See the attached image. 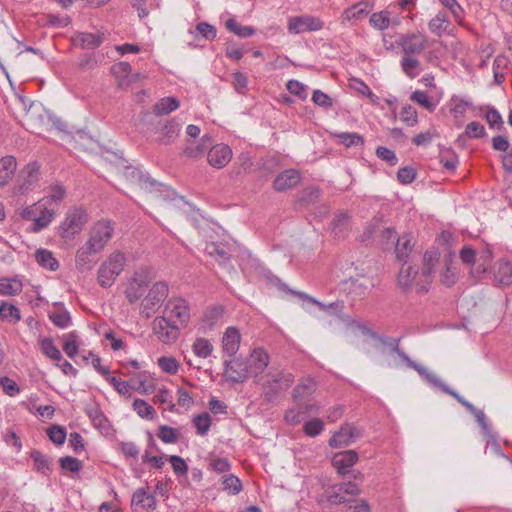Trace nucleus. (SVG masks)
Wrapping results in <instances>:
<instances>
[{
	"mask_svg": "<svg viewBox=\"0 0 512 512\" xmlns=\"http://www.w3.org/2000/svg\"><path fill=\"white\" fill-rule=\"evenodd\" d=\"M258 382L263 387V397L267 402H274L281 393L286 391L294 382L292 373L279 371L274 374L269 373L265 377H260Z\"/></svg>",
	"mask_w": 512,
	"mask_h": 512,
	"instance_id": "1",
	"label": "nucleus"
},
{
	"mask_svg": "<svg viewBox=\"0 0 512 512\" xmlns=\"http://www.w3.org/2000/svg\"><path fill=\"white\" fill-rule=\"evenodd\" d=\"M126 265V256L120 251L111 253L100 265L97 272L98 284L103 288L111 287Z\"/></svg>",
	"mask_w": 512,
	"mask_h": 512,
	"instance_id": "2",
	"label": "nucleus"
},
{
	"mask_svg": "<svg viewBox=\"0 0 512 512\" xmlns=\"http://www.w3.org/2000/svg\"><path fill=\"white\" fill-rule=\"evenodd\" d=\"M87 222L88 215L83 208H70L57 228L58 235L65 242L72 241L82 231Z\"/></svg>",
	"mask_w": 512,
	"mask_h": 512,
	"instance_id": "3",
	"label": "nucleus"
},
{
	"mask_svg": "<svg viewBox=\"0 0 512 512\" xmlns=\"http://www.w3.org/2000/svg\"><path fill=\"white\" fill-rule=\"evenodd\" d=\"M113 234V223L108 220H100L91 226L86 242L96 251L102 252L112 239Z\"/></svg>",
	"mask_w": 512,
	"mask_h": 512,
	"instance_id": "4",
	"label": "nucleus"
},
{
	"mask_svg": "<svg viewBox=\"0 0 512 512\" xmlns=\"http://www.w3.org/2000/svg\"><path fill=\"white\" fill-rule=\"evenodd\" d=\"M169 293L165 282H156L141 303V313L149 318L162 305Z\"/></svg>",
	"mask_w": 512,
	"mask_h": 512,
	"instance_id": "5",
	"label": "nucleus"
},
{
	"mask_svg": "<svg viewBox=\"0 0 512 512\" xmlns=\"http://www.w3.org/2000/svg\"><path fill=\"white\" fill-rule=\"evenodd\" d=\"M427 37L421 33L402 34L397 40L402 56H418L427 46Z\"/></svg>",
	"mask_w": 512,
	"mask_h": 512,
	"instance_id": "6",
	"label": "nucleus"
},
{
	"mask_svg": "<svg viewBox=\"0 0 512 512\" xmlns=\"http://www.w3.org/2000/svg\"><path fill=\"white\" fill-rule=\"evenodd\" d=\"M152 329L163 343H172L179 336V326L167 316H159L153 320Z\"/></svg>",
	"mask_w": 512,
	"mask_h": 512,
	"instance_id": "7",
	"label": "nucleus"
},
{
	"mask_svg": "<svg viewBox=\"0 0 512 512\" xmlns=\"http://www.w3.org/2000/svg\"><path fill=\"white\" fill-rule=\"evenodd\" d=\"M362 436V430L350 423H345L329 440L332 448H342L351 445Z\"/></svg>",
	"mask_w": 512,
	"mask_h": 512,
	"instance_id": "8",
	"label": "nucleus"
},
{
	"mask_svg": "<svg viewBox=\"0 0 512 512\" xmlns=\"http://www.w3.org/2000/svg\"><path fill=\"white\" fill-rule=\"evenodd\" d=\"M323 21L311 15L295 16L288 20V31L292 34H300L310 31L321 30Z\"/></svg>",
	"mask_w": 512,
	"mask_h": 512,
	"instance_id": "9",
	"label": "nucleus"
},
{
	"mask_svg": "<svg viewBox=\"0 0 512 512\" xmlns=\"http://www.w3.org/2000/svg\"><path fill=\"white\" fill-rule=\"evenodd\" d=\"M251 375L248 364L235 356L224 362V376L232 383H243Z\"/></svg>",
	"mask_w": 512,
	"mask_h": 512,
	"instance_id": "10",
	"label": "nucleus"
},
{
	"mask_svg": "<svg viewBox=\"0 0 512 512\" xmlns=\"http://www.w3.org/2000/svg\"><path fill=\"white\" fill-rule=\"evenodd\" d=\"M167 317L176 321L178 326H185L190 320V308L184 299H171L165 307Z\"/></svg>",
	"mask_w": 512,
	"mask_h": 512,
	"instance_id": "11",
	"label": "nucleus"
},
{
	"mask_svg": "<svg viewBox=\"0 0 512 512\" xmlns=\"http://www.w3.org/2000/svg\"><path fill=\"white\" fill-rule=\"evenodd\" d=\"M398 283L404 289L415 285L419 292L427 290V284L424 282V279L420 278L418 272L412 266L408 265L407 262H403L399 271Z\"/></svg>",
	"mask_w": 512,
	"mask_h": 512,
	"instance_id": "12",
	"label": "nucleus"
},
{
	"mask_svg": "<svg viewBox=\"0 0 512 512\" xmlns=\"http://www.w3.org/2000/svg\"><path fill=\"white\" fill-rule=\"evenodd\" d=\"M39 165L35 162L27 164L18 177L17 192L25 194L34 188L39 180Z\"/></svg>",
	"mask_w": 512,
	"mask_h": 512,
	"instance_id": "13",
	"label": "nucleus"
},
{
	"mask_svg": "<svg viewBox=\"0 0 512 512\" xmlns=\"http://www.w3.org/2000/svg\"><path fill=\"white\" fill-rule=\"evenodd\" d=\"M100 251H96L95 248L90 246L86 241L78 248L75 256L76 268L81 271H90L96 263V255Z\"/></svg>",
	"mask_w": 512,
	"mask_h": 512,
	"instance_id": "14",
	"label": "nucleus"
},
{
	"mask_svg": "<svg viewBox=\"0 0 512 512\" xmlns=\"http://www.w3.org/2000/svg\"><path fill=\"white\" fill-rule=\"evenodd\" d=\"M232 158V150L226 144L220 143L211 147L207 159L211 166L217 169L225 167Z\"/></svg>",
	"mask_w": 512,
	"mask_h": 512,
	"instance_id": "15",
	"label": "nucleus"
},
{
	"mask_svg": "<svg viewBox=\"0 0 512 512\" xmlns=\"http://www.w3.org/2000/svg\"><path fill=\"white\" fill-rule=\"evenodd\" d=\"M268 365V353L262 348L254 349L250 355L248 364L250 374L258 380L260 378L259 376L264 372Z\"/></svg>",
	"mask_w": 512,
	"mask_h": 512,
	"instance_id": "16",
	"label": "nucleus"
},
{
	"mask_svg": "<svg viewBox=\"0 0 512 512\" xmlns=\"http://www.w3.org/2000/svg\"><path fill=\"white\" fill-rule=\"evenodd\" d=\"M240 343L241 334L239 330L234 326L226 328L222 337L223 352L229 357H234L239 350Z\"/></svg>",
	"mask_w": 512,
	"mask_h": 512,
	"instance_id": "17",
	"label": "nucleus"
},
{
	"mask_svg": "<svg viewBox=\"0 0 512 512\" xmlns=\"http://www.w3.org/2000/svg\"><path fill=\"white\" fill-rule=\"evenodd\" d=\"M131 505L135 512H145L155 509L156 500L152 494L140 488L133 493Z\"/></svg>",
	"mask_w": 512,
	"mask_h": 512,
	"instance_id": "18",
	"label": "nucleus"
},
{
	"mask_svg": "<svg viewBox=\"0 0 512 512\" xmlns=\"http://www.w3.org/2000/svg\"><path fill=\"white\" fill-rule=\"evenodd\" d=\"M301 175L295 169H287L278 174L273 182V188L277 191H285L299 184Z\"/></svg>",
	"mask_w": 512,
	"mask_h": 512,
	"instance_id": "19",
	"label": "nucleus"
},
{
	"mask_svg": "<svg viewBox=\"0 0 512 512\" xmlns=\"http://www.w3.org/2000/svg\"><path fill=\"white\" fill-rule=\"evenodd\" d=\"M358 461V454L354 450H346L336 453L332 459L333 466L337 469L338 473L345 475L348 469Z\"/></svg>",
	"mask_w": 512,
	"mask_h": 512,
	"instance_id": "20",
	"label": "nucleus"
},
{
	"mask_svg": "<svg viewBox=\"0 0 512 512\" xmlns=\"http://www.w3.org/2000/svg\"><path fill=\"white\" fill-rule=\"evenodd\" d=\"M440 254L437 250H428L425 252L423 257V267L422 272L420 274V278L424 279L426 284H429L432 278V275L435 271V266L439 261Z\"/></svg>",
	"mask_w": 512,
	"mask_h": 512,
	"instance_id": "21",
	"label": "nucleus"
},
{
	"mask_svg": "<svg viewBox=\"0 0 512 512\" xmlns=\"http://www.w3.org/2000/svg\"><path fill=\"white\" fill-rule=\"evenodd\" d=\"M17 169L16 159L7 155L0 159V187H3L9 183L13 178Z\"/></svg>",
	"mask_w": 512,
	"mask_h": 512,
	"instance_id": "22",
	"label": "nucleus"
},
{
	"mask_svg": "<svg viewBox=\"0 0 512 512\" xmlns=\"http://www.w3.org/2000/svg\"><path fill=\"white\" fill-rule=\"evenodd\" d=\"M372 8L373 6L369 2L360 1L345 9L342 14V18L347 21L360 20L367 16L371 12Z\"/></svg>",
	"mask_w": 512,
	"mask_h": 512,
	"instance_id": "23",
	"label": "nucleus"
},
{
	"mask_svg": "<svg viewBox=\"0 0 512 512\" xmlns=\"http://www.w3.org/2000/svg\"><path fill=\"white\" fill-rule=\"evenodd\" d=\"M148 283L145 278H133V280L129 283L125 296L130 303L137 302L145 293Z\"/></svg>",
	"mask_w": 512,
	"mask_h": 512,
	"instance_id": "24",
	"label": "nucleus"
},
{
	"mask_svg": "<svg viewBox=\"0 0 512 512\" xmlns=\"http://www.w3.org/2000/svg\"><path fill=\"white\" fill-rule=\"evenodd\" d=\"M75 41L83 48V49H96L98 48L104 41V33H87L80 32L76 34Z\"/></svg>",
	"mask_w": 512,
	"mask_h": 512,
	"instance_id": "25",
	"label": "nucleus"
},
{
	"mask_svg": "<svg viewBox=\"0 0 512 512\" xmlns=\"http://www.w3.org/2000/svg\"><path fill=\"white\" fill-rule=\"evenodd\" d=\"M400 67L402 72L410 79L416 78L422 72V66L418 56H402Z\"/></svg>",
	"mask_w": 512,
	"mask_h": 512,
	"instance_id": "26",
	"label": "nucleus"
},
{
	"mask_svg": "<svg viewBox=\"0 0 512 512\" xmlns=\"http://www.w3.org/2000/svg\"><path fill=\"white\" fill-rule=\"evenodd\" d=\"M414 247L413 237L411 235H403L397 238L395 253L399 261L407 262L409 254Z\"/></svg>",
	"mask_w": 512,
	"mask_h": 512,
	"instance_id": "27",
	"label": "nucleus"
},
{
	"mask_svg": "<svg viewBox=\"0 0 512 512\" xmlns=\"http://www.w3.org/2000/svg\"><path fill=\"white\" fill-rule=\"evenodd\" d=\"M450 25L447 14L443 11H439L428 23V28L431 33L442 36Z\"/></svg>",
	"mask_w": 512,
	"mask_h": 512,
	"instance_id": "28",
	"label": "nucleus"
},
{
	"mask_svg": "<svg viewBox=\"0 0 512 512\" xmlns=\"http://www.w3.org/2000/svg\"><path fill=\"white\" fill-rule=\"evenodd\" d=\"M316 391V383L311 378L303 379L293 390V398L296 402H301L306 397L311 396Z\"/></svg>",
	"mask_w": 512,
	"mask_h": 512,
	"instance_id": "29",
	"label": "nucleus"
},
{
	"mask_svg": "<svg viewBox=\"0 0 512 512\" xmlns=\"http://www.w3.org/2000/svg\"><path fill=\"white\" fill-rule=\"evenodd\" d=\"M34 462V469L39 473L48 476L52 472V462L48 456L38 450H33L30 454Z\"/></svg>",
	"mask_w": 512,
	"mask_h": 512,
	"instance_id": "30",
	"label": "nucleus"
},
{
	"mask_svg": "<svg viewBox=\"0 0 512 512\" xmlns=\"http://www.w3.org/2000/svg\"><path fill=\"white\" fill-rule=\"evenodd\" d=\"M35 259L37 263L50 271H56L59 268V262L54 257L53 253L47 249H38L35 252Z\"/></svg>",
	"mask_w": 512,
	"mask_h": 512,
	"instance_id": "31",
	"label": "nucleus"
},
{
	"mask_svg": "<svg viewBox=\"0 0 512 512\" xmlns=\"http://www.w3.org/2000/svg\"><path fill=\"white\" fill-rule=\"evenodd\" d=\"M332 136L337 140V143L344 145L347 148L353 146H361L364 144L363 137L356 132H334Z\"/></svg>",
	"mask_w": 512,
	"mask_h": 512,
	"instance_id": "32",
	"label": "nucleus"
},
{
	"mask_svg": "<svg viewBox=\"0 0 512 512\" xmlns=\"http://www.w3.org/2000/svg\"><path fill=\"white\" fill-rule=\"evenodd\" d=\"M179 101L175 97L161 98L153 107V112L157 116L167 115L179 107Z\"/></svg>",
	"mask_w": 512,
	"mask_h": 512,
	"instance_id": "33",
	"label": "nucleus"
},
{
	"mask_svg": "<svg viewBox=\"0 0 512 512\" xmlns=\"http://www.w3.org/2000/svg\"><path fill=\"white\" fill-rule=\"evenodd\" d=\"M389 15H390V13L388 11H386V10L373 13L371 15V17H370L369 22H370L371 26L374 27L375 29L385 30L392 23V20L390 19ZM393 23L398 25L399 24V20L398 19H394Z\"/></svg>",
	"mask_w": 512,
	"mask_h": 512,
	"instance_id": "34",
	"label": "nucleus"
},
{
	"mask_svg": "<svg viewBox=\"0 0 512 512\" xmlns=\"http://www.w3.org/2000/svg\"><path fill=\"white\" fill-rule=\"evenodd\" d=\"M38 212H40V215H36V218H33L32 230L34 232H39L46 228L54 218V212L46 207H42V205H40Z\"/></svg>",
	"mask_w": 512,
	"mask_h": 512,
	"instance_id": "35",
	"label": "nucleus"
},
{
	"mask_svg": "<svg viewBox=\"0 0 512 512\" xmlns=\"http://www.w3.org/2000/svg\"><path fill=\"white\" fill-rule=\"evenodd\" d=\"M213 349L214 347L211 341L203 337L196 338L192 344V351L194 354L203 359L208 358L212 354Z\"/></svg>",
	"mask_w": 512,
	"mask_h": 512,
	"instance_id": "36",
	"label": "nucleus"
},
{
	"mask_svg": "<svg viewBox=\"0 0 512 512\" xmlns=\"http://www.w3.org/2000/svg\"><path fill=\"white\" fill-rule=\"evenodd\" d=\"M212 144V138L208 134L201 137L199 143H191L185 149V154L189 157L201 155Z\"/></svg>",
	"mask_w": 512,
	"mask_h": 512,
	"instance_id": "37",
	"label": "nucleus"
},
{
	"mask_svg": "<svg viewBox=\"0 0 512 512\" xmlns=\"http://www.w3.org/2000/svg\"><path fill=\"white\" fill-rule=\"evenodd\" d=\"M397 355L401 358L403 362L406 363V365L415 371L418 372V374L425 380H434V373L430 372L427 368L424 366L417 364L413 360H411L408 355L404 351H398Z\"/></svg>",
	"mask_w": 512,
	"mask_h": 512,
	"instance_id": "38",
	"label": "nucleus"
},
{
	"mask_svg": "<svg viewBox=\"0 0 512 512\" xmlns=\"http://www.w3.org/2000/svg\"><path fill=\"white\" fill-rule=\"evenodd\" d=\"M225 27L235 35L241 38H248L255 34V29L251 26H242L235 19H228L225 23Z\"/></svg>",
	"mask_w": 512,
	"mask_h": 512,
	"instance_id": "39",
	"label": "nucleus"
},
{
	"mask_svg": "<svg viewBox=\"0 0 512 512\" xmlns=\"http://www.w3.org/2000/svg\"><path fill=\"white\" fill-rule=\"evenodd\" d=\"M40 349L44 355L53 361L60 362L62 360V354L60 350L55 346L54 342L50 338H43L39 341Z\"/></svg>",
	"mask_w": 512,
	"mask_h": 512,
	"instance_id": "40",
	"label": "nucleus"
},
{
	"mask_svg": "<svg viewBox=\"0 0 512 512\" xmlns=\"http://www.w3.org/2000/svg\"><path fill=\"white\" fill-rule=\"evenodd\" d=\"M22 282L18 279H0V295H17L22 291Z\"/></svg>",
	"mask_w": 512,
	"mask_h": 512,
	"instance_id": "41",
	"label": "nucleus"
},
{
	"mask_svg": "<svg viewBox=\"0 0 512 512\" xmlns=\"http://www.w3.org/2000/svg\"><path fill=\"white\" fill-rule=\"evenodd\" d=\"M79 350L78 335L75 331H71L63 336V351L70 358L77 355Z\"/></svg>",
	"mask_w": 512,
	"mask_h": 512,
	"instance_id": "42",
	"label": "nucleus"
},
{
	"mask_svg": "<svg viewBox=\"0 0 512 512\" xmlns=\"http://www.w3.org/2000/svg\"><path fill=\"white\" fill-rule=\"evenodd\" d=\"M348 219L349 216L345 212H339L333 222L332 231L336 237H344L348 231Z\"/></svg>",
	"mask_w": 512,
	"mask_h": 512,
	"instance_id": "43",
	"label": "nucleus"
},
{
	"mask_svg": "<svg viewBox=\"0 0 512 512\" xmlns=\"http://www.w3.org/2000/svg\"><path fill=\"white\" fill-rule=\"evenodd\" d=\"M132 407L141 418L152 420L155 417V409L145 400L135 399Z\"/></svg>",
	"mask_w": 512,
	"mask_h": 512,
	"instance_id": "44",
	"label": "nucleus"
},
{
	"mask_svg": "<svg viewBox=\"0 0 512 512\" xmlns=\"http://www.w3.org/2000/svg\"><path fill=\"white\" fill-rule=\"evenodd\" d=\"M410 99L420 105L421 107L425 108L429 112H433L436 109L437 103L433 102L430 97L427 95L426 92L421 90L414 91Z\"/></svg>",
	"mask_w": 512,
	"mask_h": 512,
	"instance_id": "45",
	"label": "nucleus"
},
{
	"mask_svg": "<svg viewBox=\"0 0 512 512\" xmlns=\"http://www.w3.org/2000/svg\"><path fill=\"white\" fill-rule=\"evenodd\" d=\"M193 424L197 430V434L200 436L207 435L210 426H211V417L209 413L203 412L201 414L196 415L193 418Z\"/></svg>",
	"mask_w": 512,
	"mask_h": 512,
	"instance_id": "46",
	"label": "nucleus"
},
{
	"mask_svg": "<svg viewBox=\"0 0 512 512\" xmlns=\"http://www.w3.org/2000/svg\"><path fill=\"white\" fill-rule=\"evenodd\" d=\"M371 282L366 279H351L349 282L350 293L356 297H362L370 290Z\"/></svg>",
	"mask_w": 512,
	"mask_h": 512,
	"instance_id": "47",
	"label": "nucleus"
},
{
	"mask_svg": "<svg viewBox=\"0 0 512 512\" xmlns=\"http://www.w3.org/2000/svg\"><path fill=\"white\" fill-rule=\"evenodd\" d=\"M157 435L166 444H174L179 440L178 430L168 425H161Z\"/></svg>",
	"mask_w": 512,
	"mask_h": 512,
	"instance_id": "48",
	"label": "nucleus"
},
{
	"mask_svg": "<svg viewBox=\"0 0 512 512\" xmlns=\"http://www.w3.org/2000/svg\"><path fill=\"white\" fill-rule=\"evenodd\" d=\"M0 316L2 319L9 322H17L20 320L19 309L15 305L6 302H1L0 304Z\"/></svg>",
	"mask_w": 512,
	"mask_h": 512,
	"instance_id": "49",
	"label": "nucleus"
},
{
	"mask_svg": "<svg viewBox=\"0 0 512 512\" xmlns=\"http://www.w3.org/2000/svg\"><path fill=\"white\" fill-rule=\"evenodd\" d=\"M49 318L54 325L60 328H66L71 321L69 313L65 309H57L49 313Z\"/></svg>",
	"mask_w": 512,
	"mask_h": 512,
	"instance_id": "50",
	"label": "nucleus"
},
{
	"mask_svg": "<svg viewBox=\"0 0 512 512\" xmlns=\"http://www.w3.org/2000/svg\"><path fill=\"white\" fill-rule=\"evenodd\" d=\"M223 490L229 494L236 495L242 490V484L238 477L234 475H226L222 478Z\"/></svg>",
	"mask_w": 512,
	"mask_h": 512,
	"instance_id": "51",
	"label": "nucleus"
},
{
	"mask_svg": "<svg viewBox=\"0 0 512 512\" xmlns=\"http://www.w3.org/2000/svg\"><path fill=\"white\" fill-rule=\"evenodd\" d=\"M485 119L491 129L502 130L504 128V121L498 110L489 107L485 113Z\"/></svg>",
	"mask_w": 512,
	"mask_h": 512,
	"instance_id": "52",
	"label": "nucleus"
},
{
	"mask_svg": "<svg viewBox=\"0 0 512 512\" xmlns=\"http://www.w3.org/2000/svg\"><path fill=\"white\" fill-rule=\"evenodd\" d=\"M306 417L302 404L297 402L296 407L289 409L285 414V420L290 425L299 424Z\"/></svg>",
	"mask_w": 512,
	"mask_h": 512,
	"instance_id": "53",
	"label": "nucleus"
},
{
	"mask_svg": "<svg viewBox=\"0 0 512 512\" xmlns=\"http://www.w3.org/2000/svg\"><path fill=\"white\" fill-rule=\"evenodd\" d=\"M157 363L159 367L167 374L174 375L178 372L179 363L172 356H162L158 358Z\"/></svg>",
	"mask_w": 512,
	"mask_h": 512,
	"instance_id": "54",
	"label": "nucleus"
},
{
	"mask_svg": "<svg viewBox=\"0 0 512 512\" xmlns=\"http://www.w3.org/2000/svg\"><path fill=\"white\" fill-rule=\"evenodd\" d=\"M439 2L446 8H448L455 21L459 24L462 23L463 19H464V10L463 8L460 6V4L457 2V0H439Z\"/></svg>",
	"mask_w": 512,
	"mask_h": 512,
	"instance_id": "55",
	"label": "nucleus"
},
{
	"mask_svg": "<svg viewBox=\"0 0 512 512\" xmlns=\"http://www.w3.org/2000/svg\"><path fill=\"white\" fill-rule=\"evenodd\" d=\"M178 132H179L178 124L171 121L167 125L164 126V128H163L164 136L160 137L158 139V141L163 145H167L176 138V136L178 135Z\"/></svg>",
	"mask_w": 512,
	"mask_h": 512,
	"instance_id": "56",
	"label": "nucleus"
},
{
	"mask_svg": "<svg viewBox=\"0 0 512 512\" xmlns=\"http://www.w3.org/2000/svg\"><path fill=\"white\" fill-rule=\"evenodd\" d=\"M324 430L323 421L319 418H314L304 424L303 431L307 436L316 437Z\"/></svg>",
	"mask_w": 512,
	"mask_h": 512,
	"instance_id": "57",
	"label": "nucleus"
},
{
	"mask_svg": "<svg viewBox=\"0 0 512 512\" xmlns=\"http://www.w3.org/2000/svg\"><path fill=\"white\" fill-rule=\"evenodd\" d=\"M350 86L354 88L360 94L368 97L373 103L377 102L378 97L372 92L368 85H366L362 80L353 78L351 79Z\"/></svg>",
	"mask_w": 512,
	"mask_h": 512,
	"instance_id": "58",
	"label": "nucleus"
},
{
	"mask_svg": "<svg viewBox=\"0 0 512 512\" xmlns=\"http://www.w3.org/2000/svg\"><path fill=\"white\" fill-rule=\"evenodd\" d=\"M497 278L500 283L509 285L512 283V266L508 262H502L498 266Z\"/></svg>",
	"mask_w": 512,
	"mask_h": 512,
	"instance_id": "59",
	"label": "nucleus"
},
{
	"mask_svg": "<svg viewBox=\"0 0 512 512\" xmlns=\"http://www.w3.org/2000/svg\"><path fill=\"white\" fill-rule=\"evenodd\" d=\"M450 265L451 259H447L445 261V270L440 275L441 282L447 287L454 285L457 279L456 272L451 268Z\"/></svg>",
	"mask_w": 512,
	"mask_h": 512,
	"instance_id": "60",
	"label": "nucleus"
},
{
	"mask_svg": "<svg viewBox=\"0 0 512 512\" xmlns=\"http://www.w3.org/2000/svg\"><path fill=\"white\" fill-rule=\"evenodd\" d=\"M47 435H48L49 439L57 445L63 444L66 439L65 429L58 425L50 427L47 430Z\"/></svg>",
	"mask_w": 512,
	"mask_h": 512,
	"instance_id": "61",
	"label": "nucleus"
},
{
	"mask_svg": "<svg viewBox=\"0 0 512 512\" xmlns=\"http://www.w3.org/2000/svg\"><path fill=\"white\" fill-rule=\"evenodd\" d=\"M106 380L113 385L115 390L121 395H130L131 385L127 381H122L114 376H110V374L106 377Z\"/></svg>",
	"mask_w": 512,
	"mask_h": 512,
	"instance_id": "62",
	"label": "nucleus"
},
{
	"mask_svg": "<svg viewBox=\"0 0 512 512\" xmlns=\"http://www.w3.org/2000/svg\"><path fill=\"white\" fill-rule=\"evenodd\" d=\"M286 88L291 94L299 97L302 100L307 98L306 86L297 80H289Z\"/></svg>",
	"mask_w": 512,
	"mask_h": 512,
	"instance_id": "63",
	"label": "nucleus"
},
{
	"mask_svg": "<svg viewBox=\"0 0 512 512\" xmlns=\"http://www.w3.org/2000/svg\"><path fill=\"white\" fill-rule=\"evenodd\" d=\"M224 313V308L222 306H215L211 309L207 310L204 315V322H206L211 328L222 316Z\"/></svg>",
	"mask_w": 512,
	"mask_h": 512,
	"instance_id": "64",
	"label": "nucleus"
}]
</instances>
